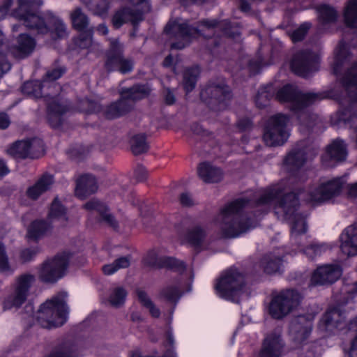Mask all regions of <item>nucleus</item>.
<instances>
[{
    "mask_svg": "<svg viewBox=\"0 0 357 357\" xmlns=\"http://www.w3.org/2000/svg\"><path fill=\"white\" fill-rule=\"evenodd\" d=\"M128 1L132 6H125L119 8L112 17V22L116 29H119L123 24L128 22L135 25L143 20V13L150 10V4L148 0Z\"/></svg>",
    "mask_w": 357,
    "mask_h": 357,
    "instance_id": "nucleus-12",
    "label": "nucleus"
},
{
    "mask_svg": "<svg viewBox=\"0 0 357 357\" xmlns=\"http://www.w3.org/2000/svg\"><path fill=\"white\" fill-rule=\"evenodd\" d=\"M310 27V24L309 23H304L302 25H301L300 27H298L293 32L291 35L292 40L294 43H296L303 40L305 36L306 35L307 31L309 30Z\"/></svg>",
    "mask_w": 357,
    "mask_h": 357,
    "instance_id": "nucleus-53",
    "label": "nucleus"
},
{
    "mask_svg": "<svg viewBox=\"0 0 357 357\" xmlns=\"http://www.w3.org/2000/svg\"><path fill=\"white\" fill-rule=\"evenodd\" d=\"M38 250L36 248H26L22 250L20 253V259L24 262L31 261L37 254Z\"/></svg>",
    "mask_w": 357,
    "mask_h": 357,
    "instance_id": "nucleus-56",
    "label": "nucleus"
},
{
    "mask_svg": "<svg viewBox=\"0 0 357 357\" xmlns=\"http://www.w3.org/2000/svg\"><path fill=\"white\" fill-rule=\"evenodd\" d=\"M300 248L295 247L292 249L295 253L297 252H303L310 259L321 256L330 249L329 246L324 243H309L308 241L301 243Z\"/></svg>",
    "mask_w": 357,
    "mask_h": 357,
    "instance_id": "nucleus-31",
    "label": "nucleus"
},
{
    "mask_svg": "<svg viewBox=\"0 0 357 357\" xmlns=\"http://www.w3.org/2000/svg\"><path fill=\"white\" fill-rule=\"evenodd\" d=\"M35 280L33 275L28 273L17 277L13 284V292L4 302L5 308L21 306L27 299Z\"/></svg>",
    "mask_w": 357,
    "mask_h": 357,
    "instance_id": "nucleus-14",
    "label": "nucleus"
},
{
    "mask_svg": "<svg viewBox=\"0 0 357 357\" xmlns=\"http://www.w3.org/2000/svg\"><path fill=\"white\" fill-rule=\"evenodd\" d=\"M215 289L220 297L238 302L239 298L245 293L244 276L236 268L229 269L221 275Z\"/></svg>",
    "mask_w": 357,
    "mask_h": 357,
    "instance_id": "nucleus-5",
    "label": "nucleus"
},
{
    "mask_svg": "<svg viewBox=\"0 0 357 357\" xmlns=\"http://www.w3.org/2000/svg\"><path fill=\"white\" fill-rule=\"evenodd\" d=\"M296 178L289 177L280 185L267 190L261 194L255 195L252 199L241 198L229 203L223 207L215 219L219 234L223 238H236L250 229L255 228L257 220H248L241 213L245 208L256 206L258 211L266 212V206L272 203L275 204V213L285 219L291 220L290 222V243L291 248H300L301 243L308 240L306 235L307 227L305 218L297 213L298 199L294 192L285 193L287 189L291 190Z\"/></svg>",
    "mask_w": 357,
    "mask_h": 357,
    "instance_id": "nucleus-1",
    "label": "nucleus"
},
{
    "mask_svg": "<svg viewBox=\"0 0 357 357\" xmlns=\"http://www.w3.org/2000/svg\"><path fill=\"white\" fill-rule=\"evenodd\" d=\"M147 176L146 169L142 166H139L135 171V176L138 181H144Z\"/></svg>",
    "mask_w": 357,
    "mask_h": 357,
    "instance_id": "nucleus-59",
    "label": "nucleus"
},
{
    "mask_svg": "<svg viewBox=\"0 0 357 357\" xmlns=\"http://www.w3.org/2000/svg\"><path fill=\"white\" fill-rule=\"evenodd\" d=\"M180 236L190 244L199 245L205 237L204 230L199 225H190L188 220H184L177 228Z\"/></svg>",
    "mask_w": 357,
    "mask_h": 357,
    "instance_id": "nucleus-21",
    "label": "nucleus"
},
{
    "mask_svg": "<svg viewBox=\"0 0 357 357\" xmlns=\"http://www.w3.org/2000/svg\"><path fill=\"white\" fill-rule=\"evenodd\" d=\"M24 25L35 29L38 33L46 34L51 31L58 38H65L67 28L63 22L51 12H47L43 17L39 15H28L24 17Z\"/></svg>",
    "mask_w": 357,
    "mask_h": 357,
    "instance_id": "nucleus-7",
    "label": "nucleus"
},
{
    "mask_svg": "<svg viewBox=\"0 0 357 357\" xmlns=\"http://www.w3.org/2000/svg\"><path fill=\"white\" fill-rule=\"evenodd\" d=\"M35 40L26 34H21L17 38V44L12 48L14 56L23 59L28 56L34 50Z\"/></svg>",
    "mask_w": 357,
    "mask_h": 357,
    "instance_id": "nucleus-29",
    "label": "nucleus"
},
{
    "mask_svg": "<svg viewBox=\"0 0 357 357\" xmlns=\"http://www.w3.org/2000/svg\"><path fill=\"white\" fill-rule=\"evenodd\" d=\"M126 295L127 293L123 288H114L109 296V301L112 306L120 307L124 303Z\"/></svg>",
    "mask_w": 357,
    "mask_h": 357,
    "instance_id": "nucleus-47",
    "label": "nucleus"
},
{
    "mask_svg": "<svg viewBox=\"0 0 357 357\" xmlns=\"http://www.w3.org/2000/svg\"><path fill=\"white\" fill-rule=\"evenodd\" d=\"M48 220L52 222H58L59 225H65L68 216L66 209L57 198L54 199L48 213Z\"/></svg>",
    "mask_w": 357,
    "mask_h": 357,
    "instance_id": "nucleus-35",
    "label": "nucleus"
},
{
    "mask_svg": "<svg viewBox=\"0 0 357 357\" xmlns=\"http://www.w3.org/2000/svg\"><path fill=\"white\" fill-rule=\"evenodd\" d=\"M160 295L167 301L174 302L178 299L180 294L177 287L167 286L161 291Z\"/></svg>",
    "mask_w": 357,
    "mask_h": 357,
    "instance_id": "nucleus-52",
    "label": "nucleus"
},
{
    "mask_svg": "<svg viewBox=\"0 0 357 357\" xmlns=\"http://www.w3.org/2000/svg\"><path fill=\"white\" fill-rule=\"evenodd\" d=\"M347 155V146L344 141L337 139L328 146L326 153L323 156V162L326 165H331L329 162L344 160Z\"/></svg>",
    "mask_w": 357,
    "mask_h": 357,
    "instance_id": "nucleus-26",
    "label": "nucleus"
},
{
    "mask_svg": "<svg viewBox=\"0 0 357 357\" xmlns=\"http://www.w3.org/2000/svg\"><path fill=\"white\" fill-rule=\"evenodd\" d=\"M65 71L66 69L62 66H57L48 70L43 79L44 86H47L50 91L54 92V94L56 93L59 90V87L54 82L60 78Z\"/></svg>",
    "mask_w": 357,
    "mask_h": 357,
    "instance_id": "nucleus-39",
    "label": "nucleus"
},
{
    "mask_svg": "<svg viewBox=\"0 0 357 357\" xmlns=\"http://www.w3.org/2000/svg\"><path fill=\"white\" fill-rule=\"evenodd\" d=\"M146 266L160 268L163 267L184 268L183 264L174 258L158 256L155 252H150L144 259Z\"/></svg>",
    "mask_w": 357,
    "mask_h": 357,
    "instance_id": "nucleus-24",
    "label": "nucleus"
},
{
    "mask_svg": "<svg viewBox=\"0 0 357 357\" xmlns=\"http://www.w3.org/2000/svg\"><path fill=\"white\" fill-rule=\"evenodd\" d=\"M149 93L150 89L146 85H135L132 88L122 90L121 98L105 109L106 118L112 119L125 114L132 109L135 100L146 97Z\"/></svg>",
    "mask_w": 357,
    "mask_h": 357,
    "instance_id": "nucleus-6",
    "label": "nucleus"
},
{
    "mask_svg": "<svg viewBox=\"0 0 357 357\" xmlns=\"http://www.w3.org/2000/svg\"><path fill=\"white\" fill-rule=\"evenodd\" d=\"M137 296L141 303L149 309L151 315L154 317H158L160 310L153 304L146 293L143 291H138Z\"/></svg>",
    "mask_w": 357,
    "mask_h": 357,
    "instance_id": "nucleus-49",
    "label": "nucleus"
},
{
    "mask_svg": "<svg viewBox=\"0 0 357 357\" xmlns=\"http://www.w3.org/2000/svg\"><path fill=\"white\" fill-rule=\"evenodd\" d=\"M85 4L95 15L105 17L109 8L107 0H79Z\"/></svg>",
    "mask_w": 357,
    "mask_h": 357,
    "instance_id": "nucleus-40",
    "label": "nucleus"
},
{
    "mask_svg": "<svg viewBox=\"0 0 357 357\" xmlns=\"http://www.w3.org/2000/svg\"><path fill=\"white\" fill-rule=\"evenodd\" d=\"M305 161V150L300 147H295L287 155L284 164L289 170H294L302 167Z\"/></svg>",
    "mask_w": 357,
    "mask_h": 357,
    "instance_id": "nucleus-34",
    "label": "nucleus"
},
{
    "mask_svg": "<svg viewBox=\"0 0 357 357\" xmlns=\"http://www.w3.org/2000/svg\"><path fill=\"white\" fill-rule=\"evenodd\" d=\"M33 4L40 6L43 4V1L41 0H19V8L17 10L14 11L13 15L16 18L23 21V23L24 24L25 16H27L28 15H36L35 13H30L26 10L27 7Z\"/></svg>",
    "mask_w": 357,
    "mask_h": 357,
    "instance_id": "nucleus-46",
    "label": "nucleus"
},
{
    "mask_svg": "<svg viewBox=\"0 0 357 357\" xmlns=\"http://www.w3.org/2000/svg\"><path fill=\"white\" fill-rule=\"evenodd\" d=\"M97 189L98 185L95 177L91 174H84L76 181L75 193L77 197L84 199L96 192Z\"/></svg>",
    "mask_w": 357,
    "mask_h": 357,
    "instance_id": "nucleus-25",
    "label": "nucleus"
},
{
    "mask_svg": "<svg viewBox=\"0 0 357 357\" xmlns=\"http://www.w3.org/2000/svg\"><path fill=\"white\" fill-rule=\"evenodd\" d=\"M346 183V177H336L321 181L311 186L307 191H301L298 194L305 202L320 204L339 196Z\"/></svg>",
    "mask_w": 357,
    "mask_h": 357,
    "instance_id": "nucleus-4",
    "label": "nucleus"
},
{
    "mask_svg": "<svg viewBox=\"0 0 357 357\" xmlns=\"http://www.w3.org/2000/svg\"><path fill=\"white\" fill-rule=\"evenodd\" d=\"M344 317L339 307L327 311L320 320L319 327L326 332L335 333V330H341L345 326Z\"/></svg>",
    "mask_w": 357,
    "mask_h": 357,
    "instance_id": "nucleus-19",
    "label": "nucleus"
},
{
    "mask_svg": "<svg viewBox=\"0 0 357 357\" xmlns=\"http://www.w3.org/2000/svg\"><path fill=\"white\" fill-rule=\"evenodd\" d=\"M343 291L351 295H357V282L351 285H346Z\"/></svg>",
    "mask_w": 357,
    "mask_h": 357,
    "instance_id": "nucleus-64",
    "label": "nucleus"
},
{
    "mask_svg": "<svg viewBox=\"0 0 357 357\" xmlns=\"http://www.w3.org/2000/svg\"><path fill=\"white\" fill-rule=\"evenodd\" d=\"M11 65L7 60L4 58L0 59V77H1L4 73L9 71Z\"/></svg>",
    "mask_w": 357,
    "mask_h": 357,
    "instance_id": "nucleus-60",
    "label": "nucleus"
},
{
    "mask_svg": "<svg viewBox=\"0 0 357 357\" xmlns=\"http://www.w3.org/2000/svg\"><path fill=\"white\" fill-rule=\"evenodd\" d=\"M348 55L346 45L340 43L335 50V62L333 64V70L335 73H337L340 67L342 65Z\"/></svg>",
    "mask_w": 357,
    "mask_h": 357,
    "instance_id": "nucleus-48",
    "label": "nucleus"
},
{
    "mask_svg": "<svg viewBox=\"0 0 357 357\" xmlns=\"http://www.w3.org/2000/svg\"><path fill=\"white\" fill-rule=\"evenodd\" d=\"M269 99L270 95L266 91H259L255 98L256 105L258 107L263 108L268 105Z\"/></svg>",
    "mask_w": 357,
    "mask_h": 357,
    "instance_id": "nucleus-54",
    "label": "nucleus"
},
{
    "mask_svg": "<svg viewBox=\"0 0 357 357\" xmlns=\"http://www.w3.org/2000/svg\"><path fill=\"white\" fill-rule=\"evenodd\" d=\"M312 324L304 316L294 318L290 325L289 333L292 340L298 344H301L309 337Z\"/></svg>",
    "mask_w": 357,
    "mask_h": 357,
    "instance_id": "nucleus-20",
    "label": "nucleus"
},
{
    "mask_svg": "<svg viewBox=\"0 0 357 357\" xmlns=\"http://www.w3.org/2000/svg\"><path fill=\"white\" fill-rule=\"evenodd\" d=\"M130 264L129 257H121L116 259L113 263L102 266V271L105 275H112L121 268H126Z\"/></svg>",
    "mask_w": 357,
    "mask_h": 357,
    "instance_id": "nucleus-42",
    "label": "nucleus"
},
{
    "mask_svg": "<svg viewBox=\"0 0 357 357\" xmlns=\"http://www.w3.org/2000/svg\"><path fill=\"white\" fill-rule=\"evenodd\" d=\"M70 255L63 252L47 259L38 268V276L44 282L54 283L66 273Z\"/></svg>",
    "mask_w": 357,
    "mask_h": 357,
    "instance_id": "nucleus-11",
    "label": "nucleus"
},
{
    "mask_svg": "<svg viewBox=\"0 0 357 357\" xmlns=\"http://www.w3.org/2000/svg\"><path fill=\"white\" fill-rule=\"evenodd\" d=\"M22 91L24 94L38 98L43 96H49L54 95V92L50 91L47 86H44L43 81H31L25 82L22 87Z\"/></svg>",
    "mask_w": 357,
    "mask_h": 357,
    "instance_id": "nucleus-33",
    "label": "nucleus"
},
{
    "mask_svg": "<svg viewBox=\"0 0 357 357\" xmlns=\"http://www.w3.org/2000/svg\"><path fill=\"white\" fill-rule=\"evenodd\" d=\"M66 293L61 292L41 305L37 312L36 319L43 328H56L62 326L66 322Z\"/></svg>",
    "mask_w": 357,
    "mask_h": 357,
    "instance_id": "nucleus-3",
    "label": "nucleus"
},
{
    "mask_svg": "<svg viewBox=\"0 0 357 357\" xmlns=\"http://www.w3.org/2000/svg\"><path fill=\"white\" fill-rule=\"evenodd\" d=\"M282 264L280 257L275 255L270 254L263 257L261 261V266L264 271L271 274L280 270Z\"/></svg>",
    "mask_w": 357,
    "mask_h": 357,
    "instance_id": "nucleus-41",
    "label": "nucleus"
},
{
    "mask_svg": "<svg viewBox=\"0 0 357 357\" xmlns=\"http://www.w3.org/2000/svg\"><path fill=\"white\" fill-rule=\"evenodd\" d=\"M301 294L295 289H284L273 296L269 305V313L274 319H282L300 304Z\"/></svg>",
    "mask_w": 357,
    "mask_h": 357,
    "instance_id": "nucleus-10",
    "label": "nucleus"
},
{
    "mask_svg": "<svg viewBox=\"0 0 357 357\" xmlns=\"http://www.w3.org/2000/svg\"><path fill=\"white\" fill-rule=\"evenodd\" d=\"M48 357H73L72 350L67 347L55 349Z\"/></svg>",
    "mask_w": 357,
    "mask_h": 357,
    "instance_id": "nucleus-55",
    "label": "nucleus"
},
{
    "mask_svg": "<svg viewBox=\"0 0 357 357\" xmlns=\"http://www.w3.org/2000/svg\"><path fill=\"white\" fill-rule=\"evenodd\" d=\"M197 172L200 178L205 183H218L223 178L222 170L208 162L201 163Z\"/></svg>",
    "mask_w": 357,
    "mask_h": 357,
    "instance_id": "nucleus-30",
    "label": "nucleus"
},
{
    "mask_svg": "<svg viewBox=\"0 0 357 357\" xmlns=\"http://www.w3.org/2000/svg\"><path fill=\"white\" fill-rule=\"evenodd\" d=\"M53 183V176L49 174H45L34 185L27 188L26 195L29 199L36 200L41 195L50 190Z\"/></svg>",
    "mask_w": 357,
    "mask_h": 357,
    "instance_id": "nucleus-27",
    "label": "nucleus"
},
{
    "mask_svg": "<svg viewBox=\"0 0 357 357\" xmlns=\"http://www.w3.org/2000/svg\"><path fill=\"white\" fill-rule=\"evenodd\" d=\"M200 96L212 109H222L230 99L231 93L229 87L223 84H211L201 91Z\"/></svg>",
    "mask_w": 357,
    "mask_h": 357,
    "instance_id": "nucleus-15",
    "label": "nucleus"
},
{
    "mask_svg": "<svg viewBox=\"0 0 357 357\" xmlns=\"http://www.w3.org/2000/svg\"><path fill=\"white\" fill-rule=\"evenodd\" d=\"M342 270L337 265H324L318 267L313 273L311 284L324 285L331 284L340 278Z\"/></svg>",
    "mask_w": 357,
    "mask_h": 357,
    "instance_id": "nucleus-18",
    "label": "nucleus"
},
{
    "mask_svg": "<svg viewBox=\"0 0 357 357\" xmlns=\"http://www.w3.org/2000/svg\"><path fill=\"white\" fill-rule=\"evenodd\" d=\"M164 97L165 102L168 105H172L174 103L176 100L175 96L173 91H172L169 89H167L165 91Z\"/></svg>",
    "mask_w": 357,
    "mask_h": 357,
    "instance_id": "nucleus-62",
    "label": "nucleus"
},
{
    "mask_svg": "<svg viewBox=\"0 0 357 357\" xmlns=\"http://www.w3.org/2000/svg\"><path fill=\"white\" fill-rule=\"evenodd\" d=\"M262 65V59H258L256 61L249 60L248 68L252 73H256L259 71Z\"/></svg>",
    "mask_w": 357,
    "mask_h": 357,
    "instance_id": "nucleus-57",
    "label": "nucleus"
},
{
    "mask_svg": "<svg viewBox=\"0 0 357 357\" xmlns=\"http://www.w3.org/2000/svg\"><path fill=\"white\" fill-rule=\"evenodd\" d=\"M48 121L53 128H58L62 121V114L69 110L67 103L59 100H53L48 104Z\"/></svg>",
    "mask_w": 357,
    "mask_h": 357,
    "instance_id": "nucleus-28",
    "label": "nucleus"
},
{
    "mask_svg": "<svg viewBox=\"0 0 357 357\" xmlns=\"http://www.w3.org/2000/svg\"><path fill=\"white\" fill-rule=\"evenodd\" d=\"M230 23L227 20L218 22L215 20L202 21L197 27H191L188 22L182 19L170 20L166 25L165 34L171 40V47L182 50L199 36H205L204 32L213 29H220L228 36L232 37L234 33L229 31Z\"/></svg>",
    "mask_w": 357,
    "mask_h": 357,
    "instance_id": "nucleus-2",
    "label": "nucleus"
},
{
    "mask_svg": "<svg viewBox=\"0 0 357 357\" xmlns=\"http://www.w3.org/2000/svg\"><path fill=\"white\" fill-rule=\"evenodd\" d=\"M43 150L42 141L34 138L13 143L8 148L7 153L16 158H36L40 156Z\"/></svg>",
    "mask_w": 357,
    "mask_h": 357,
    "instance_id": "nucleus-16",
    "label": "nucleus"
},
{
    "mask_svg": "<svg viewBox=\"0 0 357 357\" xmlns=\"http://www.w3.org/2000/svg\"><path fill=\"white\" fill-rule=\"evenodd\" d=\"M70 20L73 28L84 31L89 28V19L81 8H76L70 13Z\"/></svg>",
    "mask_w": 357,
    "mask_h": 357,
    "instance_id": "nucleus-37",
    "label": "nucleus"
},
{
    "mask_svg": "<svg viewBox=\"0 0 357 357\" xmlns=\"http://www.w3.org/2000/svg\"><path fill=\"white\" fill-rule=\"evenodd\" d=\"M319 17L322 24L335 22L337 17V11L331 6L322 5L318 8Z\"/></svg>",
    "mask_w": 357,
    "mask_h": 357,
    "instance_id": "nucleus-43",
    "label": "nucleus"
},
{
    "mask_svg": "<svg viewBox=\"0 0 357 357\" xmlns=\"http://www.w3.org/2000/svg\"><path fill=\"white\" fill-rule=\"evenodd\" d=\"M283 346L279 335L271 334L264 340L260 357H281Z\"/></svg>",
    "mask_w": 357,
    "mask_h": 357,
    "instance_id": "nucleus-23",
    "label": "nucleus"
},
{
    "mask_svg": "<svg viewBox=\"0 0 357 357\" xmlns=\"http://www.w3.org/2000/svg\"><path fill=\"white\" fill-rule=\"evenodd\" d=\"M276 98L281 102L288 103L291 109L296 112L323 98L321 94L302 93L296 86L289 84L278 91Z\"/></svg>",
    "mask_w": 357,
    "mask_h": 357,
    "instance_id": "nucleus-9",
    "label": "nucleus"
},
{
    "mask_svg": "<svg viewBox=\"0 0 357 357\" xmlns=\"http://www.w3.org/2000/svg\"><path fill=\"white\" fill-rule=\"evenodd\" d=\"M290 136L289 117L277 114L269 118L264 133V140L267 146H282Z\"/></svg>",
    "mask_w": 357,
    "mask_h": 357,
    "instance_id": "nucleus-8",
    "label": "nucleus"
},
{
    "mask_svg": "<svg viewBox=\"0 0 357 357\" xmlns=\"http://www.w3.org/2000/svg\"><path fill=\"white\" fill-rule=\"evenodd\" d=\"M123 46L117 38L110 39L106 53L105 68L109 71L118 70L121 73H130L133 69V61L123 55Z\"/></svg>",
    "mask_w": 357,
    "mask_h": 357,
    "instance_id": "nucleus-13",
    "label": "nucleus"
},
{
    "mask_svg": "<svg viewBox=\"0 0 357 357\" xmlns=\"http://www.w3.org/2000/svg\"><path fill=\"white\" fill-rule=\"evenodd\" d=\"M130 147L135 155L146 152L149 149L146 137L144 135H135L130 139Z\"/></svg>",
    "mask_w": 357,
    "mask_h": 357,
    "instance_id": "nucleus-45",
    "label": "nucleus"
},
{
    "mask_svg": "<svg viewBox=\"0 0 357 357\" xmlns=\"http://www.w3.org/2000/svg\"><path fill=\"white\" fill-rule=\"evenodd\" d=\"M344 20L349 26L357 27V0H351L344 11Z\"/></svg>",
    "mask_w": 357,
    "mask_h": 357,
    "instance_id": "nucleus-44",
    "label": "nucleus"
},
{
    "mask_svg": "<svg viewBox=\"0 0 357 357\" xmlns=\"http://www.w3.org/2000/svg\"><path fill=\"white\" fill-rule=\"evenodd\" d=\"M10 123V119L6 113H0V129L7 128Z\"/></svg>",
    "mask_w": 357,
    "mask_h": 357,
    "instance_id": "nucleus-61",
    "label": "nucleus"
},
{
    "mask_svg": "<svg viewBox=\"0 0 357 357\" xmlns=\"http://www.w3.org/2000/svg\"><path fill=\"white\" fill-rule=\"evenodd\" d=\"M84 208L89 211H96L111 227L113 228L117 227L118 224L115 218L108 212L107 206L100 201L93 199L86 202Z\"/></svg>",
    "mask_w": 357,
    "mask_h": 357,
    "instance_id": "nucleus-32",
    "label": "nucleus"
},
{
    "mask_svg": "<svg viewBox=\"0 0 357 357\" xmlns=\"http://www.w3.org/2000/svg\"><path fill=\"white\" fill-rule=\"evenodd\" d=\"M199 73L200 70L197 66L186 68L184 70L181 84L186 93L195 89Z\"/></svg>",
    "mask_w": 357,
    "mask_h": 357,
    "instance_id": "nucleus-36",
    "label": "nucleus"
},
{
    "mask_svg": "<svg viewBox=\"0 0 357 357\" xmlns=\"http://www.w3.org/2000/svg\"><path fill=\"white\" fill-rule=\"evenodd\" d=\"M340 240V249L344 255H357V224L348 227L341 234Z\"/></svg>",
    "mask_w": 357,
    "mask_h": 357,
    "instance_id": "nucleus-22",
    "label": "nucleus"
},
{
    "mask_svg": "<svg viewBox=\"0 0 357 357\" xmlns=\"http://www.w3.org/2000/svg\"><path fill=\"white\" fill-rule=\"evenodd\" d=\"M318 56L310 51H302L296 54L291 61V70L303 77L308 76L317 70Z\"/></svg>",
    "mask_w": 357,
    "mask_h": 357,
    "instance_id": "nucleus-17",
    "label": "nucleus"
},
{
    "mask_svg": "<svg viewBox=\"0 0 357 357\" xmlns=\"http://www.w3.org/2000/svg\"><path fill=\"white\" fill-rule=\"evenodd\" d=\"M0 271L10 274L14 271V268L9 262L4 245L0 242Z\"/></svg>",
    "mask_w": 357,
    "mask_h": 357,
    "instance_id": "nucleus-50",
    "label": "nucleus"
},
{
    "mask_svg": "<svg viewBox=\"0 0 357 357\" xmlns=\"http://www.w3.org/2000/svg\"><path fill=\"white\" fill-rule=\"evenodd\" d=\"M51 225L45 220L33 221L28 228L27 237L38 240L45 236L50 229Z\"/></svg>",
    "mask_w": 357,
    "mask_h": 357,
    "instance_id": "nucleus-38",
    "label": "nucleus"
},
{
    "mask_svg": "<svg viewBox=\"0 0 357 357\" xmlns=\"http://www.w3.org/2000/svg\"><path fill=\"white\" fill-rule=\"evenodd\" d=\"M348 195L351 197H357V182L348 185Z\"/></svg>",
    "mask_w": 357,
    "mask_h": 357,
    "instance_id": "nucleus-63",
    "label": "nucleus"
},
{
    "mask_svg": "<svg viewBox=\"0 0 357 357\" xmlns=\"http://www.w3.org/2000/svg\"><path fill=\"white\" fill-rule=\"evenodd\" d=\"M92 44V29H87L82 31L77 41V45L80 48L87 49L89 48Z\"/></svg>",
    "mask_w": 357,
    "mask_h": 357,
    "instance_id": "nucleus-51",
    "label": "nucleus"
},
{
    "mask_svg": "<svg viewBox=\"0 0 357 357\" xmlns=\"http://www.w3.org/2000/svg\"><path fill=\"white\" fill-rule=\"evenodd\" d=\"M180 202L183 206H190L194 204L192 196L188 192H183L181 195Z\"/></svg>",
    "mask_w": 357,
    "mask_h": 357,
    "instance_id": "nucleus-58",
    "label": "nucleus"
}]
</instances>
